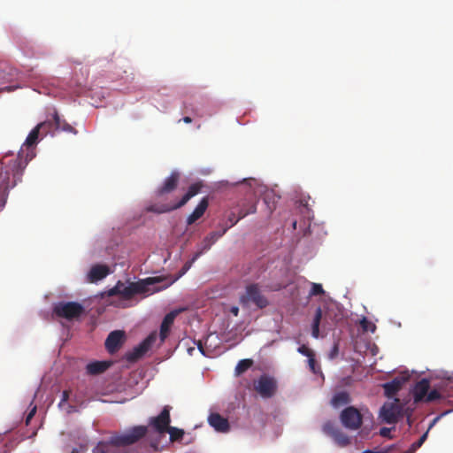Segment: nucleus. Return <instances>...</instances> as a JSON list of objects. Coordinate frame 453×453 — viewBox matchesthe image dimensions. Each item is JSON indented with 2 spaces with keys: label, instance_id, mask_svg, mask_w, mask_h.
<instances>
[{
  "label": "nucleus",
  "instance_id": "f257e3e1",
  "mask_svg": "<svg viewBox=\"0 0 453 453\" xmlns=\"http://www.w3.org/2000/svg\"><path fill=\"white\" fill-rule=\"evenodd\" d=\"M147 426H134L120 434H113L107 441H99L93 453H119V447H127L138 442L148 434Z\"/></svg>",
  "mask_w": 453,
  "mask_h": 453
},
{
  "label": "nucleus",
  "instance_id": "f03ea898",
  "mask_svg": "<svg viewBox=\"0 0 453 453\" xmlns=\"http://www.w3.org/2000/svg\"><path fill=\"white\" fill-rule=\"evenodd\" d=\"M157 282H159V279L151 277L127 283L119 280L113 288L108 290L107 295L109 296H119L125 301L131 300L138 295L146 297L158 291V289L150 288Z\"/></svg>",
  "mask_w": 453,
  "mask_h": 453
},
{
  "label": "nucleus",
  "instance_id": "7ed1b4c3",
  "mask_svg": "<svg viewBox=\"0 0 453 453\" xmlns=\"http://www.w3.org/2000/svg\"><path fill=\"white\" fill-rule=\"evenodd\" d=\"M34 157L35 154L32 151L31 153L27 154L25 161H23L22 158L19 157V158L12 162L11 165L13 177V181L12 185H10L9 171H4L3 167L0 166V209L3 208L5 204L6 191L10 188L14 187L17 184V182L21 180V176L27 164V161L31 160Z\"/></svg>",
  "mask_w": 453,
  "mask_h": 453
},
{
  "label": "nucleus",
  "instance_id": "20e7f679",
  "mask_svg": "<svg viewBox=\"0 0 453 453\" xmlns=\"http://www.w3.org/2000/svg\"><path fill=\"white\" fill-rule=\"evenodd\" d=\"M203 188L202 182H196L191 184L188 191L183 195L180 201L173 204H152L147 208L148 211L156 212V213H165L169 212L177 209L183 207L192 197L196 196L201 192Z\"/></svg>",
  "mask_w": 453,
  "mask_h": 453
},
{
  "label": "nucleus",
  "instance_id": "39448f33",
  "mask_svg": "<svg viewBox=\"0 0 453 453\" xmlns=\"http://www.w3.org/2000/svg\"><path fill=\"white\" fill-rule=\"evenodd\" d=\"M338 314L333 309L322 311L320 307L317 308L313 319L311 335L314 338L319 336V325L322 323L324 327L331 329L338 321Z\"/></svg>",
  "mask_w": 453,
  "mask_h": 453
},
{
  "label": "nucleus",
  "instance_id": "423d86ee",
  "mask_svg": "<svg viewBox=\"0 0 453 453\" xmlns=\"http://www.w3.org/2000/svg\"><path fill=\"white\" fill-rule=\"evenodd\" d=\"M84 307L77 302H58L54 305V314L67 320L80 318L84 313Z\"/></svg>",
  "mask_w": 453,
  "mask_h": 453
},
{
  "label": "nucleus",
  "instance_id": "0eeeda50",
  "mask_svg": "<svg viewBox=\"0 0 453 453\" xmlns=\"http://www.w3.org/2000/svg\"><path fill=\"white\" fill-rule=\"evenodd\" d=\"M251 303L259 309L265 308L268 305V300L261 293L257 284L248 285L245 293L240 296V303L242 306H248Z\"/></svg>",
  "mask_w": 453,
  "mask_h": 453
},
{
  "label": "nucleus",
  "instance_id": "6e6552de",
  "mask_svg": "<svg viewBox=\"0 0 453 453\" xmlns=\"http://www.w3.org/2000/svg\"><path fill=\"white\" fill-rule=\"evenodd\" d=\"M254 390L263 398H271L275 395L278 389L276 379L268 374H262L253 382Z\"/></svg>",
  "mask_w": 453,
  "mask_h": 453
},
{
  "label": "nucleus",
  "instance_id": "1a4fd4ad",
  "mask_svg": "<svg viewBox=\"0 0 453 453\" xmlns=\"http://www.w3.org/2000/svg\"><path fill=\"white\" fill-rule=\"evenodd\" d=\"M157 337V332H152L140 344L126 354V359L134 363L142 358L152 347Z\"/></svg>",
  "mask_w": 453,
  "mask_h": 453
},
{
  "label": "nucleus",
  "instance_id": "9d476101",
  "mask_svg": "<svg viewBox=\"0 0 453 453\" xmlns=\"http://www.w3.org/2000/svg\"><path fill=\"white\" fill-rule=\"evenodd\" d=\"M340 418L342 425L350 430L358 429L363 423V417L360 411L353 406L345 408L341 412Z\"/></svg>",
  "mask_w": 453,
  "mask_h": 453
},
{
  "label": "nucleus",
  "instance_id": "9b49d317",
  "mask_svg": "<svg viewBox=\"0 0 453 453\" xmlns=\"http://www.w3.org/2000/svg\"><path fill=\"white\" fill-rule=\"evenodd\" d=\"M170 411L171 406L165 405L157 417H151L149 419V426L160 434L166 433L171 426Z\"/></svg>",
  "mask_w": 453,
  "mask_h": 453
},
{
  "label": "nucleus",
  "instance_id": "f8f14e48",
  "mask_svg": "<svg viewBox=\"0 0 453 453\" xmlns=\"http://www.w3.org/2000/svg\"><path fill=\"white\" fill-rule=\"evenodd\" d=\"M402 408L399 400L395 398L393 402L385 403L380 409V416L387 424H395L401 415Z\"/></svg>",
  "mask_w": 453,
  "mask_h": 453
},
{
  "label": "nucleus",
  "instance_id": "ddd939ff",
  "mask_svg": "<svg viewBox=\"0 0 453 453\" xmlns=\"http://www.w3.org/2000/svg\"><path fill=\"white\" fill-rule=\"evenodd\" d=\"M180 174L177 171H173L171 174L164 180L163 184L156 190V196L161 197L175 190L180 181Z\"/></svg>",
  "mask_w": 453,
  "mask_h": 453
},
{
  "label": "nucleus",
  "instance_id": "4468645a",
  "mask_svg": "<svg viewBox=\"0 0 453 453\" xmlns=\"http://www.w3.org/2000/svg\"><path fill=\"white\" fill-rule=\"evenodd\" d=\"M256 210V203L254 201H250L247 204H243L242 207L239 209L238 217H236L234 211H232L228 215V221L230 222V225L226 228L228 229L229 227L234 226L241 219L246 217L247 215L255 213Z\"/></svg>",
  "mask_w": 453,
  "mask_h": 453
},
{
  "label": "nucleus",
  "instance_id": "2eb2a0df",
  "mask_svg": "<svg viewBox=\"0 0 453 453\" xmlns=\"http://www.w3.org/2000/svg\"><path fill=\"white\" fill-rule=\"evenodd\" d=\"M125 337L123 331L116 330L109 334L105 340V348L110 353H114L121 346L122 341Z\"/></svg>",
  "mask_w": 453,
  "mask_h": 453
},
{
  "label": "nucleus",
  "instance_id": "dca6fc26",
  "mask_svg": "<svg viewBox=\"0 0 453 453\" xmlns=\"http://www.w3.org/2000/svg\"><path fill=\"white\" fill-rule=\"evenodd\" d=\"M408 380V377L398 376L394 378L391 381L384 383L382 388L385 391V395L388 398L393 397Z\"/></svg>",
  "mask_w": 453,
  "mask_h": 453
},
{
  "label": "nucleus",
  "instance_id": "f3484780",
  "mask_svg": "<svg viewBox=\"0 0 453 453\" xmlns=\"http://www.w3.org/2000/svg\"><path fill=\"white\" fill-rule=\"evenodd\" d=\"M110 273L109 267L105 265H93L88 274V281L91 283L97 282L104 279Z\"/></svg>",
  "mask_w": 453,
  "mask_h": 453
},
{
  "label": "nucleus",
  "instance_id": "a211bd4d",
  "mask_svg": "<svg viewBox=\"0 0 453 453\" xmlns=\"http://www.w3.org/2000/svg\"><path fill=\"white\" fill-rule=\"evenodd\" d=\"M177 315V311H171L167 313L165 318L163 319V321L160 326V332H159V338L160 342L163 343L165 339L168 337L171 327L174 322V319Z\"/></svg>",
  "mask_w": 453,
  "mask_h": 453
},
{
  "label": "nucleus",
  "instance_id": "6ab92c4d",
  "mask_svg": "<svg viewBox=\"0 0 453 453\" xmlns=\"http://www.w3.org/2000/svg\"><path fill=\"white\" fill-rule=\"evenodd\" d=\"M209 424L218 432L226 433L229 430V422L219 413H211L208 418Z\"/></svg>",
  "mask_w": 453,
  "mask_h": 453
},
{
  "label": "nucleus",
  "instance_id": "aec40b11",
  "mask_svg": "<svg viewBox=\"0 0 453 453\" xmlns=\"http://www.w3.org/2000/svg\"><path fill=\"white\" fill-rule=\"evenodd\" d=\"M209 206V198L207 196L203 197L193 212L187 218V224L192 225L200 218L203 217Z\"/></svg>",
  "mask_w": 453,
  "mask_h": 453
},
{
  "label": "nucleus",
  "instance_id": "412c9836",
  "mask_svg": "<svg viewBox=\"0 0 453 453\" xmlns=\"http://www.w3.org/2000/svg\"><path fill=\"white\" fill-rule=\"evenodd\" d=\"M51 123L49 121H43L39 123L35 128L31 130L28 134L23 146H26L27 149H30L35 146L39 140V135L41 134V129H43L44 127L50 126Z\"/></svg>",
  "mask_w": 453,
  "mask_h": 453
},
{
  "label": "nucleus",
  "instance_id": "4be33fe9",
  "mask_svg": "<svg viewBox=\"0 0 453 453\" xmlns=\"http://www.w3.org/2000/svg\"><path fill=\"white\" fill-rule=\"evenodd\" d=\"M430 388L429 380L426 379H422L415 385L413 388V397L415 403L424 402L427 392Z\"/></svg>",
  "mask_w": 453,
  "mask_h": 453
},
{
  "label": "nucleus",
  "instance_id": "5701e85b",
  "mask_svg": "<svg viewBox=\"0 0 453 453\" xmlns=\"http://www.w3.org/2000/svg\"><path fill=\"white\" fill-rule=\"evenodd\" d=\"M227 228H223L221 231H214L210 233L207 236L204 237V239L202 242V249L199 251L205 252L211 249L212 244H214L218 239H219L221 236H223Z\"/></svg>",
  "mask_w": 453,
  "mask_h": 453
},
{
  "label": "nucleus",
  "instance_id": "b1692460",
  "mask_svg": "<svg viewBox=\"0 0 453 453\" xmlns=\"http://www.w3.org/2000/svg\"><path fill=\"white\" fill-rule=\"evenodd\" d=\"M111 365L107 361H95L86 366L87 372L90 375H97L105 372Z\"/></svg>",
  "mask_w": 453,
  "mask_h": 453
},
{
  "label": "nucleus",
  "instance_id": "393cba45",
  "mask_svg": "<svg viewBox=\"0 0 453 453\" xmlns=\"http://www.w3.org/2000/svg\"><path fill=\"white\" fill-rule=\"evenodd\" d=\"M349 403V395L347 392L342 391L334 395L331 403L334 407H340Z\"/></svg>",
  "mask_w": 453,
  "mask_h": 453
},
{
  "label": "nucleus",
  "instance_id": "a878e982",
  "mask_svg": "<svg viewBox=\"0 0 453 453\" xmlns=\"http://www.w3.org/2000/svg\"><path fill=\"white\" fill-rule=\"evenodd\" d=\"M51 123L50 126L44 127L43 129H41V134L42 135H46L48 133L51 132L54 129H59L61 127V119L57 112L53 115V120H48Z\"/></svg>",
  "mask_w": 453,
  "mask_h": 453
},
{
  "label": "nucleus",
  "instance_id": "bb28decb",
  "mask_svg": "<svg viewBox=\"0 0 453 453\" xmlns=\"http://www.w3.org/2000/svg\"><path fill=\"white\" fill-rule=\"evenodd\" d=\"M253 360L250 358L240 360L237 365L235 366V375L240 376L241 374L244 373L248 369H250L253 365Z\"/></svg>",
  "mask_w": 453,
  "mask_h": 453
},
{
  "label": "nucleus",
  "instance_id": "cd10ccee",
  "mask_svg": "<svg viewBox=\"0 0 453 453\" xmlns=\"http://www.w3.org/2000/svg\"><path fill=\"white\" fill-rule=\"evenodd\" d=\"M166 433L169 434L170 441L172 442L179 441L182 440L184 434H185L184 430L174 427V426H170L169 430H167Z\"/></svg>",
  "mask_w": 453,
  "mask_h": 453
},
{
  "label": "nucleus",
  "instance_id": "c85d7f7f",
  "mask_svg": "<svg viewBox=\"0 0 453 453\" xmlns=\"http://www.w3.org/2000/svg\"><path fill=\"white\" fill-rule=\"evenodd\" d=\"M323 432L331 436L332 438L335 436L337 432L340 430L334 422L332 421H326L322 427Z\"/></svg>",
  "mask_w": 453,
  "mask_h": 453
},
{
  "label": "nucleus",
  "instance_id": "c756f323",
  "mask_svg": "<svg viewBox=\"0 0 453 453\" xmlns=\"http://www.w3.org/2000/svg\"><path fill=\"white\" fill-rule=\"evenodd\" d=\"M333 439L341 447L347 446L350 442L349 436L343 434L341 430L337 432V434H335V436L333 437Z\"/></svg>",
  "mask_w": 453,
  "mask_h": 453
},
{
  "label": "nucleus",
  "instance_id": "7c9ffc66",
  "mask_svg": "<svg viewBox=\"0 0 453 453\" xmlns=\"http://www.w3.org/2000/svg\"><path fill=\"white\" fill-rule=\"evenodd\" d=\"M444 395H441L438 390L433 389L430 392H427V395L424 400L425 403H432L438 401L441 398H443Z\"/></svg>",
  "mask_w": 453,
  "mask_h": 453
},
{
  "label": "nucleus",
  "instance_id": "2f4dec72",
  "mask_svg": "<svg viewBox=\"0 0 453 453\" xmlns=\"http://www.w3.org/2000/svg\"><path fill=\"white\" fill-rule=\"evenodd\" d=\"M203 254V251H197L191 260L187 261L180 270V276L185 274L192 266L193 263Z\"/></svg>",
  "mask_w": 453,
  "mask_h": 453
},
{
  "label": "nucleus",
  "instance_id": "473e14b6",
  "mask_svg": "<svg viewBox=\"0 0 453 453\" xmlns=\"http://www.w3.org/2000/svg\"><path fill=\"white\" fill-rule=\"evenodd\" d=\"M322 294H324V289L322 288V285L319 284V283H312L310 295L311 296H319Z\"/></svg>",
  "mask_w": 453,
  "mask_h": 453
},
{
  "label": "nucleus",
  "instance_id": "72a5a7b5",
  "mask_svg": "<svg viewBox=\"0 0 453 453\" xmlns=\"http://www.w3.org/2000/svg\"><path fill=\"white\" fill-rule=\"evenodd\" d=\"M297 350L299 353L307 357L308 358L314 356L313 350L309 349L306 345L300 346Z\"/></svg>",
  "mask_w": 453,
  "mask_h": 453
},
{
  "label": "nucleus",
  "instance_id": "f704fd0d",
  "mask_svg": "<svg viewBox=\"0 0 453 453\" xmlns=\"http://www.w3.org/2000/svg\"><path fill=\"white\" fill-rule=\"evenodd\" d=\"M308 363H309L311 371L313 373H317L319 370V366L316 363L315 355L308 358Z\"/></svg>",
  "mask_w": 453,
  "mask_h": 453
},
{
  "label": "nucleus",
  "instance_id": "c9c22d12",
  "mask_svg": "<svg viewBox=\"0 0 453 453\" xmlns=\"http://www.w3.org/2000/svg\"><path fill=\"white\" fill-rule=\"evenodd\" d=\"M70 397V391L69 390H64L62 393L61 401L59 403V406H62L65 403L68 401Z\"/></svg>",
  "mask_w": 453,
  "mask_h": 453
},
{
  "label": "nucleus",
  "instance_id": "e433bc0d",
  "mask_svg": "<svg viewBox=\"0 0 453 453\" xmlns=\"http://www.w3.org/2000/svg\"><path fill=\"white\" fill-rule=\"evenodd\" d=\"M36 412V406H34L32 410L29 411V413L26 417V424L28 425L30 420L33 418Z\"/></svg>",
  "mask_w": 453,
  "mask_h": 453
},
{
  "label": "nucleus",
  "instance_id": "4c0bfd02",
  "mask_svg": "<svg viewBox=\"0 0 453 453\" xmlns=\"http://www.w3.org/2000/svg\"><path fill=\"white\" fill-rule=\"evenodd\" d=\"M338 351H339L338 345L334 344L332 350L330 351V354H329L330 358H334L338 355Z\"/></svg>",
  "mask_w": 453,
  "mask_h": 453
},
{
  "label": "nucleus",
  "instance_id": "58836bf2",
  "mask_svg": "<svg viewBox=\"0 0 453 453\" xmlns=\"http://www.w3.org/2000/svg\"><path fill=\"white\" fill-rule=\"evenodd\" d=\"M392 449H393V447H390L382 451H372V450L367 449V450H365L363 453H389Z\"/></svg>",
  "mask_w": 453,
  "mask_h": 453
},
{
  "label": "nucleus",
  "instance_id": "ea45409f",
  "mask_svg": "<svg viewBox=\"0 0 453 453\" xmlns=\"http://www.w3.org/2000/svg\"><path fill=\"white\" fill-rule=\"evenodd\" d=\"M390 434V429L387 427H382L380 431V434L381 436H388Z\"/></svg>",
  "mask_w": 453,
  "mask_h": 453
},
{
  "label": "nucleus",
  "instance_id": "a19ab883",
  "mask_svg": "<svg viewBox=\"0 0 453 453\" xmlns=\"http://www.w3.org/2000/svg\"><path fill=\"white\" fill-rule=\"evenodd\" d=\"M59 129L72 132L73 130V127L72 126H70L69 124L65 123L63 126L61 125V127Z\"/></svg>",
  "mask_w": 453,
  "mask_h": 453
},
{
  "label": "nucleus",
  "instance_id": "79ce46f5",
  "mask_svg": "<svg viewBox=\"0 0 453 453\" xmlns=\"http://www.w3.org/2000/svg\"><path fill=\"white\" fill-rule=\"evenodd\" d=\"M230 312L234 315V316H238L239 314V308L237 306H233L231 309H230Z\"/></svg>",
  "mask_w": 453,
  "mask_h": 453
},
{
  "label": "nucleus",
  "instance_id": "37998d69",
  "mask_svg": "<svg viewBox=\"0 0 453 453\" xmlns=\"http://www.w3.org/2000/svg\"><path fill=\"white\" fill-rule=\"evenodd\" d=\"M196 345H197V348H198L199 351H200L203 355H204V349H203V347L202 342L199 341V342H196Z\"/></svg>",
  "mask_w": 453,
  "mask_h": 453
},
{
  "label": "nucleus",
  "instance_id": "c03bdc74",
  "mask_svg": "<svg viewBox=\"0 0 453 453\" xmlns=\"http://www.w3.org/2000/svg\"><path fill=\"white\" fill-rule=\"evenodd\" d=\"M182 121L187 123V124H189L192 122V119L188 116H185L183 119H182Z\"/></svg>",
  "mask_w": 453,
  "mask_h": 453
},
{
  "label": "nucleus",
  "instance_id": "a18cd8bd",
  "mask_svg": "<svg viewBox=\"0 0 453 453\" xmlns=\"http://www.w3.org/2000/svg\"><path fill=\"white\" fill-rule=\"evenodd\" d=\"M368 323V321L366 320V319H364L362 321H361V325L363 326L364 329L367 330V326H366V324Z\"/></svg>",
  "mask_w": 453,
  "mask_h": 453
},
{
  "label": "nucleus",
  "instance_id": "49530a36",
  "mask_svg": "<svg viewBox=\"0 0 453 453\" xmlns=\"http://www.w3.org/2000/svg\"><path fill=\"white\" fill-rule=\"evenodd\" d=\"M194 350H195V347H189V348L188 349V354H189V355H193V351H194Z\"/></svg>",
  "mask_w": 453,
  "mask_h": 453
},
{
  "label": "nucleus",
  "instance_id": "de8ad7c7",
  "mask_svg": "<svg viewBox=\"0 0 453 453\" xmlns=\"http://www.w3.org/2000/svg\"><path fill=\"white\" fill-rule=\"evenodd\" d=\"M12 89H13L12 87H5L2 90L12 91Z\"/></svg>",
  "mask_w": 453,
  "mask_h": 453
},
{
  "label": "nucleus",
  "instance_id": "09e8293b",
  "mask_svg": "<svg viewBox=\"0 0 453 453\" xmlns=\"http://www.w3.org/2000/svg\"><path fill=\"white\" fill-rule=\"evenodd\" d=\"M72 453H80V450L77 448H73Z\"/></svg>",
  "mask_w": 453,
  "mask_h": 453
},
{
  "label": "nucleus",
  "instance_id": "8fccbe9b",
  "mask_svg": "<svg viewBox=\"0 0 453 453\" xmlns=\"http://www.w3.org/2000/svg\"><path fill=\"white\" fill-rule=\"evenodd\" d=\"M292 226H294V228H296V221L292 224Z\"/></svg>",
  "mask_w": 453,
  "mask_h": 453
},
{
  "label": "nucleus",
  "instance_id": "3c124183",
  "mask_svg": "<svg viewBox=\"0 0 453 453\" xmlns=\"http://www.w3.org/2000/svg\"><path fill=\"white\" fill-rule=\"evenodd\" d=\"M4 78L3 73H0V79Z\"/></svg>",
  "mask_w": 453,
  "mask_h": 453
},
{
  "label": "nucleus",
  "instance_id": "603ef678",
  "mask_svg": "<svg viewBox=\"0 0 453 453\" xmlns=\"http://www.w3.org/2000/svg\"><path fill=\"white\" fill-rule=\"evenodd\" d=\"M0 453H7L6 450L0 451Z\"/></svg>",
  "mask_w": 453,
  "mask_h": 453
}]
</instances>
